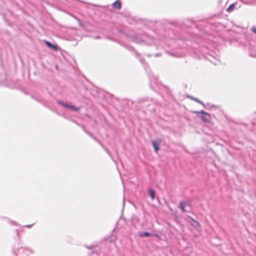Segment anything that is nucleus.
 Listing matches in <instances>:
<instances>
[{
    "instance_id": "39448f33",
    "label": "nucleus",
    "mask_w": 256,
    "mask_h": 256,
    "mask_svg": "<svg viewBox=\"0 0 256 256\" xmlns=\"http://www.w3.org/2000/svg\"><path fill=\"white\" fill-rule=\"evenodd\" d=\"M235 7V4H232L226 8V11L228 12H230L234 10Z\"/></svg>"
},
{
    "instance_id": "0eeeda50",
    "label": "nucleus",
    "mask_w": 256,
    "mask_h": 256,
    "mask_svg": "<svg viewBox=\"0 0 256 256\" xmlns=\"http://www.w3.org/2000/svg\"><path fill=\"white\" fill-rule=\"evenodd\" d=\"M158 144L159 142H152V146L154 148V150L156 152H157L158 150Z\"/></svg>"
},
{
    "instance_id": "423d86ee",
    "label": "nucleus",
    "mask_w": 256,
    "mask_h": 256,
    "mask_svg": "<svg viewBox=\"0 0 256 256\" xmlns=\"http://www.w3.org/2000/svg\"><path fill=\"white\" fill-rule=\"evenodd\" d=\"M148 192L152 200H153L154 198L155 192L151 189L148 190Z\"/></svg>"
},
{
    "instance_id": "9b49d317",
    "label": "nucleus",
    "mask_w": 256,
    "mask_h": 256,
    "mask_svg": "<svg viewBox=\"0 0 256 256\" xmlns=\"http://www.w3.org/2000/svg\"><path fill=\"white\" fill-rule=\"evenodd\" d=\"M195 100H196V102H200L198 100L195 99Z\"/></svg>"
},
{
    "instance_id": "6e6552de",
    "label": "nucleus",
    "mask_w": 256,
    "mask_h": 256,
    "mask_svg": "<svg viewBox=\"0 0 256 256\" xmlns=\"http://www.w3.org/2000/svg\"><path fill=\"white\" fill-rule=\"evenodd\" d=\"M151 236V234L148 232H144L143 234H140V236L142 237V236L148 237V236Z\"/></svg>"
},
{
    "instance_id": "f257e3e1",
    "label": "nucleus",
    "mask_w": 256,
    "mask_h": 256,
    "mask_svg": "<svg viewBox=\"0 0 256 256\" xmlns=\"http://www.w3.org/2000/svg\"><path fill=\"white\" fill-rule=\"evenodd\" d=\"M193 113L201 114L200 118L204 122L207 123L210 122L211 116L209 114L205 112L204 110L194 111L193 112Z\"/></svg>"
},
{
    "instance_id": "7ed1b4c3",
    "label": "nucleus",
    "mask_w": 256,
    "mask_h": 256,
    "mask_svg": "<svg viewBox=\"0 0 256 256\" xmlns=\"http://www.w3.org/2000/svg\"><path fill=\"white\" fill-rule=\"evenodd\" d=\"M60 104L64 107L68 108L71 110H72L76 111V112L79 111L80 110V108H79L76 107L75 106H72V105L66 104H63L62 102H60Z\"/></svg>"
},
{
    "instance_id": "f8f14e48",
    "label": "nucleus",
    "mask_w": 256,
    "mask_h": 256,
    "mask_svg": "<svg viewBox=\"0 0 256 256\" xmlns=\"http://www.w3.org/2000/svg\"><path fill=\"white\" fill-rule=\"evenodd\" d=\"M28 228H30V226H26Z\"/></svg>"
},
{
    "instance_id": "1a4fd4ad",
    "label": "nucleus",
    "mask_w": 256,
    "mask_h": 256,
    "mask_svg": "<svg viewBox=\"0 0 256 256\" xmlns=\"http://www.w3.org/2000/svg\"><path fill=\"white\" fill-rule=\"evenodd\" d=\"M180 208H181L182 211L185 212L186 210L184 206V204L183 202H180L179 206Z\"/></svg>"
},
{
    "instance_id": "9d476101",
    "label": "nucleus",
    "mask_w": 256,
    "mask_h": 256,
    "mask_svg": "<svg viewBox=\"0 0 256 256\" xmlns=\"http://www.w3.org/2000/svg\"><path fill=\"white\" fill-rule=\"evenodd\" d=\"M251 30L253 32L256 34V26H253Z\"/></svg>"
},
{
    "instance_id": "20e7f679",
    "label": "nucleus",
    "mask_w": 256,
    "mask_h": 256,
    "mask_svg": "<svg viewBox=\"0 0 256 256\" xmlns=\"http://www.w3.org/2000/svg\"><path fill=\"white\" fill-rule=\"evenodd\" d=\"M112 6L114 8L120 10L121 8V3L120 1H116L112 4Z\"/></svg>"
},
{
    "instance_id": "f03ea898",
    "label": "nucleus",
    "mask_w": 256,
    "mask_h": 256,
    "mask_svg": "<svg viewBox=\"0 0 256 256\" xmlns=\"http://www.w3.org/2000/svg\"><path fill=\"white\" fill-rule=\"evenodd\" d=\"M44 42L50 49L54 51H57L58 50V47L56 44H53L47 40H44Z\"/></svg>"
}]
</instances>
